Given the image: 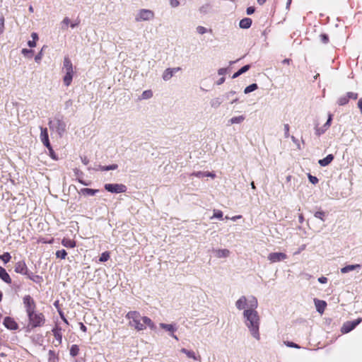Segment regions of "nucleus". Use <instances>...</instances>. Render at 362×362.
Wrapping results in <instances>:
<instances>
[{"mask_svg":"<svg viewBox=\"0 0 362 362\" xmlns=\"http://www.w3.org/2000/svg\"><path fill=\"white\" fill-rule=\"evenodd\" d=\"M126 317L129 320V325L137 331H142L148 327L151 329H156L155 324L152 320L146 316H141L137 311H129L126 315Z\"/></svg>","mask_w":362,"mask_h":362,"instance_id":"f257e3e1","label":"nucleus"},{"mask_svg":"<svg viewBox=\"0 0 362 362\" xmlns=\"http://www.w3.org/2000/svg\"><path fill=\"white\" fill-rule=\"evenodd\" d=\"M244 323L252 337L256 340L260 339L259 325L260 317L257 311L244 310Z\"/></svg>","mask_w":362,"mask_h":362,"instance_id":"f03ea898","label":"nucleus"},{"mask_svg":"<svg viewBox=\"0 0 362 362\" xmlns=\"http://www.w3.org/2000/svg\"><path fill=\"white\" fill-rule=\"evenodd\" d=\"M62 72L64 73L63 77V82L66 86L71 85L73 77L74 75V71L72 62L68 57H65L63 61Z\"/></svg>","mask_w":362,"mask_h":362,"instance_id":"7ed1b4c3","label":"nucleus"},{"mask_svg":"<svg viewBox=\"0 0 362 362\" xmlns=\"http://www.w3.org/2000/svg\"><path fill=\"white\" fill-rule=\"evenodd\" d=\"M29 324L32 328L41 327L45 324V317L42 313L36 311L28 315Z\"/></svg>","mask_w":362,"mask_h":362,"instance_id":"20e7f679","label":"nucleus"},{"mask_svg":"<svg viewBox=\"0 0 362 362\" xmlns=\"http://www.w3.org/2000/svg\"><path fill=\"white\" fill-rule=\"evenodd\" d=\"M49 127L50 129L54 130L62 137L66 132V125L62 119L56 117L54 121L49 122Z\"/></svg>","mask_w":362,"mask_h":362,"instance_id":"39448f33","label":"nucleus"},{"mask_svg":"<svg viewBox=\"0 0 362 362\" xmlns=\"http://www.w3.org/2000/svg\"><path fill=\"white\" fill-rule=\"evenodd\" d=\"M155 14L153 11L143 8L138 11L135 16V21L136 22L149 21L153 20Z\"/></svg>","mask_w":362,"mask_h":362,"instance_id":"423d86ee","label":"nucleus"},{"mask_svg":"<svg viewBox=\"0 0 362 362\" xmlns=\"http://www.w3.org/2000/svg\"><path fill=\"white\" fill-rule=\"evenodd\" d=\"M23 300L27 315L35 311L36 304L33 298L30 295L25 296Z\"/></svg>","mask_w":362,"mask_h":362,"instance_id":"0eeeda50","label":"nucleus"},{"mask_svg":"<svg viewBox=\"0 0 362 362\" xmlns=\"http://www.w3.org/2000/svg\"><path fill=\"white\" fill-rule=\"evenodd\" d=\"M104 187L105 190L112 193H122L127 190V187L123 184H105Z\"/></svg>","mask_w":362,"mask_h":362,"instance_id":"6e6552de","label":"nucleus"},{"mask_svg":"<svg viewBox=\"0 0 362 362\" xmlns=\"http://www.w3.org/2000/svg\"><path fill=\"white\" fill-rule=\"evenodd\" d=\"M361 319L358 318L351 322H346L341 327V332L348 333L353 330L361 322Z\"/></svg>","mask_w":362,"mask_h":362,"instance_id":"1a4fd4ad","label":"nucleus"},{"mask_svg":"<svg viewBox=\"0 0 362 362\" xmlns=\"http://www.w3.org/2000/svg\"><path fill=\"white\" fill-rule=\"evenodd\" d=\"M267 258L271 263H275L286 259L287 255L283 252H272L269 254Z\"/></svg>","mask_w":362,"mask_h":362,"instance_id":"9d476101","label":"nucleus"},{"mask_svg":"<svg viewBox=\"0 0 362 362\" xmlns=\"http://www.w3.org/2000/svg\"><path fill=\"white\" fill-rule=\"evenodd\" d=\"M180 67L168 68L163 71L162 74V78L165 81H168L174 76L175 74L180 71Z\"/></svg>","mask_w":362,"mask_h":362,"instance_id":"9b49d317","label":"nucleus"},{"mask_svg":"<svg viewBox=\"0 0 362 362\" xmlns=\"http://www.w3.org/2000/svg\"><path fill=\"white\" fill-rule=\"evenodd\" d=\"M53 335L54 336L55 339L53 341V344L55 346H58L62 344V329L56 326L52 330Z\"/></svg>","mask_w":362,"mask_h":362,"instance_id":"f8f14e48","label":"nucleus"},{"mask_svg":"<svg viewBox=\"0 0 362 362\" xmlns=\"http://www.w3.org/2000/svg\"><path fill=\"white\" fill-rule=\"evenodd\" d=\"M15 272L23 275L28 274L29 272L24 261H19L16 264Z\"/></svg>","mask_w":362,"mask_h":362,"instance_id":"ddd939ff","label":"nucleus"},{"mask_svg":"<svg viewBox=\"0 0 362 362\" xmlns=\"http://www.w3.org/2000/svg\"><path fill=\"white\" fill-rule=\"evenodd\" d=\"M160 327L166 330L167 332H170V335L174 338L176 340H178L177 337L174 334V332L177 330V328L174 325L172 324H165V323H160Z\"/></svg>","mask_w":362,"mask_h":362,"instance_id":"4468645a","label":"nucleus"},{"mask_svg":"<svg viewBox=\"0 0 362 362\" xmlns=\"http://www.w3.org/2000/svg\"><path fill=\"white\" fill-rule=\"evenodd\" d=\"M40 131H41V132H40V140H41L42 143L46 147H49V146H51V144L49 143L48 132H47V128L40 127Z\"/></svg>","mask_w":362,"mask_h":362,"instance_id":"2eb2a0df","label":"nucleus"},{"mask_svg":"<svg viewBox=\"0 0 362 362\" xmlns=\"http://www.w3.org/2000/svg\"><path fill=\"white\" fill-rule=\"evenodd\" d=\"M4 326L11 329V330H16L18 329V324L15 322V320L10 317H6L4 320Z\"/></svg>","mask_w":362,"mask_h":362,"instance_id":"dca6fc26","label":"nucleus"},{"mask_svg":"<svg viewBox=\"0 0 362 362\" xmlns=\"http://www.w3.org/2000/svg\"><path fill=\"white\" fill-rule=\"evenodd\" d=\"M247 308L245 310H252V311H257L256 308L258 306V302L257 298L255 296H250L247 298Z\"/></svg>","mask_w":362,"mask_h":362,"instance_id":"f3484780","label":"nucleus"},{"mask_svg":"<svg viewBox=\"0 0 362 362\" xmlns=\"http://www.w3.org/2000/svg\"><path fill=\"white\" fill-rule=\"evenodd\" d=\"M247 298L245 296L240 297L235 302V307L238 310H242L247 308Z\"/></svg>","mask_w":362,"mask_h":362,"instance_id":"a211bd4d","label":"nucleus"},{"mask_svg":"<svg viewBox=\"0 0 362 362\" xmlns=\"http://www.w3.org/2000/svg\"><path fill=\"white\" fill-rule=\"evenodd\" d=\"M214 253L215 254L216 257L217 258H226L228 257L230 252L228 249H217L213 250Z\"/></svg>","mask_w":362,"mask_h":362,"instance_id":"6ab92c4d","label":"nucleus"},{"mask_svg":"<svg viewBox=\"0 0 362 362\" xmlns=\"http://www.w3.org/2000/svg\"><path fill=\"white\" fill-rule=\"evenodd\" d=\"M315 305L317 310L320 314H322L324 313L325 309L327 306V303L325 301L317 300V299H315Z\"/></svg>","mask_w":362,"mask_h":362,"instance_id":"aec40b11","label":"nucleus"},{"mask_svg":"<svg viewBox=\"0 0 362 362\" xmlns=\"http://www.w3.org/2000/svg\"><path fill=\"white\" fill-rule=\"evenodd\" d=\"M180 351L185 354H186V356L189 358H192L195 361H199L200 360V356H197L195 354L194 351H192V350H188L187 349H185V348H182L180 349Z\"/></svg>","mask_w":362,"mask_h":362,"instance_id":"412c9836","label":"nucleus"},{"mask_svg":"<svg viewBox=\"0 0 362 362\" xmlns=\"http://www.w3.org/2000/svg\"><path fill=\"white\" fill-rule=\"evenodd\" d=\"M0 278L1 280H3L4 282L7 284L11 283V279L6 269L1 267H0Z\"/></svg>","mask_w":362,"mask_h":362,"instance_id":"4be33fe9","label":"nucleus"},{"mask_svg":"<svg viewBox=\"0 0 362 362\" xmlns=\"http://www.w3.org/2000/svg\"><path fill=\"white\" fill-rule=\"evenodd\" d=\"M252 25V20L250 18H245L240 20L239 23V26L243 29L249 28Z\"/></svg>","mask_w":362,"mask_h":362,"instance_id":"5701e85b","label":"nucleus"},{"mask_svg":"<svg viewBox=\"0 0 362 362\" xmlns=\"http://www.w3.org/2000/svg\"><path fill=\"white\" fill-rule=\"evenodd\" d=\"M333 159H334L333 155L329 154L325 158H324L323 159H320L318 161V163L321 166H327L333 160Z\"/></svg>","mask_w":362,"mask_h":362,"instance_id":"b1692460","label":"nucleus"},{"mask_svg":"<svg viewBox=\"0 0 362 362\" xmlns=\"http://www.w3.org/2000/svg\"><path fill=\"white\" fill-rule=\"evenodd\" d=\"M361 268V265L360 264H351V265H347L343 268L341 269V272L343 273V274H346L347 272H351V271H354V270H356L357 269H360Z\"/></svg>","mask_w":362,"mask_h":362,"instance_id":"393cba45","label":"nucleus"},{"mask_svg":"<svg viewBox=\"0 0 362 362\" xmlns=\"http://www.w3.org/2000/svg\"><path fill=\"white\" fill-rule=\"evenodd\" d=\"M245 117L243 115L233 117L228 120V124L230 125V124H240L245 120Z\"/></svg>","mask_w":362,"mask_h":362,"instance_id":"a878e982","label":"nucleus"},{"mask_svg":"<svg viewBox=\"0 0 362 362\" xmlns=\"http://www.w3.org/2000/svg\"><path fill=\"white\" fill-rule=\"evenodd\" d=\"M62 244L63 246L68 248H74L76 247L75 241L68 238H64L62 241Z\"/></svg>","mask_w":362,"mask_h":362,"instance_id":"bb28decb","label":"nucleus"},{"mask_svg":"<svg viewBox=\"0 0 362 362\" xmlns=\"http://www.w3.org/2000/svg\"><path fill=\"white\" fill-rule=\"evenodd\" d=\"M28 278L35 283H40L42 281V277L38 275H35L32 272H28V274H26Z\"/></svg>","mask_w":362,"mask_h":362,"instance_id":"cd10ccee","label":"nucleus"},{"mask_svg":"<svg viewBox=\"0 0 362 362\" xmlns=\"http://www.w3.org/2000/svg\"><path fill=\"white\" fill-rule=\"evenodd\" d=\"M250 68V65H245L244 66H243L241 69H240L237 72H235L232 78H238L239 76H240L241 74L245 73L246 71H247Z\"/></svg>","mask_w":362,"mask_h":362,"instance_id":"c85d7f7f","label":"nucleus"},{"mask_svg":"<svg viewBox=\"0 0 362 362\" xmlns=\"http://www.w3.org/2000/svg\"><path fill=\"white\" fill-rule=\"evenodd\" d=\"M98 192V189H93L90 188H83L81 189V193L83 195L94 196Z\"/></svg>","mask_w":362,"mask_h":362,"instance_id":"c756f323","label":"nucleus"},{"mask_svg":"<svg viewBox=\"0 0 362 362\" xmlns=\"http://www.w3.org/2000/svg\"><path fill=\"white\" fill-rule=\"evenodd\" d=\"M211 4L207 3V4H205L202 5L199 8V12L201 13L206 14V13H208L211 11Z\"/></svg>","mask_w":362,"mask_h":362,"instance_id":"7c9ffc66","label":"nucleus"},{"mask_svg":"<svg viewBox=\"0 0 362 362\" xmlns=\"http://www.w3.org/2000/svg\"><path fill=\"white\" fill-rule=\"evenodd\" d=\"M71 23V20L68 17H65L63 21L61 22V28L63 30H65L67 29L68 26Z\"/></svg>","mask_w":362,"mask_h":362,"instance_id":"2f4dec72","label":"nucleus"},{"mask_svg":"<svg viewBox=\"0 0 362 362\" xmlns=\"http://www.w3.org/2000/svg\"><path fill=\"white\" fill-rule=\"evenodd\" d=\"M258 88L257 85L256 83H252L248 86H247L245 90H244V93L245 94H247V93H250L255 90H257Z\"/></svg>","mask_w":362,"mask_h":362,"instance_id":"473e14b6","label":"nucleus"},{"mask_svg":"<svg viewBox=\"0 0 362 362\" xmlns=\"http://www.w3.org/2000/svg\"><path fill=\"white\" fill-rule=\"evenodd\" d=\"M348 103H349V99H348L346 95L339 97L337 100V104L339 105H345Z\"/></svg>","mask_w":362,"mask_h":362,"instance_id":"72a5a7b5","label":"nucleus"},{"mask_svg":"<svg viewBox=\"0 0 362 362\" xmlns=\"http://www.w3.org/2000/svg\"><path fill=\"white\" fill-rule=\"evenodd\" d=\"M79 352V348L77 345L74 344L71 346L70 349V355L71 356H76L78 354Z\"/></svg>","mask_w":362,"mask_h":362,"instance_id":"f704fd0d","label":"nucleus"},{"mask_svg":"<svg viewBox=\"0 0 362 362\" xmlns=\"http://www.w3.org/2000/svg\"><path fill=\"white\" fill-rule=\"evenodd\" d=\"M221 103L218 98H216L211 100L210 105L212 107L217 108L221 105Z\"/></svg>","mask_w":362,"mask_h":362,"instance_id":"c9c22d12","label":"nucleus"},{"mask_svg":"<svg viewBox=\"0 0 362 362\" xmlns=\"http://www.w3.org/2000/svg\"><path fill=\"white\" fill-rule=\"evenodd\" d=\"M0 259L4 263H7V262H8L11 260V256L9 252H4L3 255H0Z\"/></svg>","mask_w":362,"mask_h":362,"instance_id":"e433bc0d","label":"nucleus"},{"mask_svg":"<svg viewBox=\"0 0 362 362\" xmlns=\"http://www.w3.org/2000/svg\"><path fill=\"white\" fill-rule=\"evenodd\" d=\"M118 168L117 164H112L106 166H100V170L103 171H108L112 170H116Z\"/></svg>","mask_w":362,"mask_h":362,"instance_id":"4c0bfd02","label":"nucleus"},{"mask_svg":"<svg viewBox=\"0 0 362 362\" xmlns=\"http://www.w3.org/2000/svg\"><path fill=\"white\" fill-rule=\"evenodd\" d=\"M314 216L322 221H325V213L322 211H318L314 214Z\"/></svg>","mask_w":362,"mask_h":362,"instance_id":"58836bf2","label":"nucleus"},{"mask_svg":"<svg viewBox=\"0 0 362 362\" xmlns=\"http://www.w3.org/2000/svg\"><path fill=\"white\" fill-rule=\"evenodd\" d=\"M66 255H67V253L65 250H58L56 252L57 257L60 258L62 259H65Z\"/></svg>","mask_w":362,"mask_h":362,"instance_id":"ea45409f","label":"nucleus"},{"mask_svg":"<svg viewBox=\"0 0 362 362\" xmlns=\"http://www.w3.org/2000/svg\"><path fill=\"white\" fill-rule=\"evenodd\" d=\"M223 212L220 210H214V214H213V216L211 217V219L212 218H218V219H221L223 218Z\"/></svg>","mask_w":362,"mask_h":362,"instance_id":"a19ab883","label":"nucleus"},{"mask_svg":"<svg viewBox=\"0 0 362 362\" xmlns=\"http://www.w3.org/2000/svg\"><path fill=\"white\" fill-rule=\"evenodd\" d=\"M110 258V253L108 252H104L101 254L99 260L100 262H106Z\"/></svg>","mask_w":362,"mask_h":362,"instance_id":"79ce46f5","label":"nucleus"},{"mask_svg":"<svg viewBox=\"0 0 362 362\" xmlns=\"http://www.w3.org/2000/svg\"><path fill=\"white\" fill-rule=\"evenodd\" d=\"M153 96V93L151 90H145L143 92L141 98L142 99H148Z\"/></svg>","mask_w":362,"mask_h":362,"instance_id":"37998d69","label":"nucleus"},{"mask_svg":"<svg viewBox=\"0 0 362 362\" xmlns=\"http://www.w3.org/2000/svg\"><path fill=\"white\" fill-rule=\"evenodd\" d=\"M348 99L356 100L358 98V93L354 92H348L346 94Z\"/></svg>","mask_w":362,"mask_h":362,"instance_id":"c03bdc74","label":"nucleus"},{"mask_svg":"<svg viewBox=\"0 0 362 362\" xmlns=\"http://www.w3.org/2000/svg\"><path fill=\"white\" fill-rule=\"evenodd\" d=\"M289 125L288 124H285L284 125V136L285 138H288L290 136L289 134Z\"/></svg>","mask_w":362,"mask_h":362,"instance_id":"a18cd8bd","label":"nucleus"},{"mask_svg":"<svg viewBox=\"0 0 362 362\" xmlns=\"http://www.w3.org/2000/svg\"><path fill=\"white\" fill-rule=\"evenodd\" d=\"M44 47H43L42 48L41 51L35 57V60L37 63H40L41 59H42V56H43L42 51H43Z\"/></svg>","mask_w":362,"mask_h":362,"instance_id":"49530a36","label":"nucleus"},{"mask_svg":"<svg viewBox=\"0 0 362 362\" xmlns=\"http://www.w3.org/2000/svg\"><path fill=\"white\" fill-rule=\"evenodd\" d=\"M191 176H195L197 177L201 178L205 177V172L198 171L191 174Z\"/></svg>","mask_w":362,"mask_h":362,"instance_id":"de8ad7c7","label":"nucleus"},{"mask_svg":"<svg viewBox=\"0 0 362 362\" xmlns=\"http://www.w3.org/2000/svg\"><path fill=\"white\" fill-rule=\"evenodd\" d=\"M320 37L321 42L324 44H327L329 42V37L326 34L320 35Z\"/></svg>","mask_w":362,"mask_h":362,"instance_id":"09e8293b","label":"nucleus"},{"mask_svg":"<svg viewBox=\"0 0 362 362\" xmlns=\"http://www.w3.org/2000/svg\"><path fill=\"white\" fill-rule=\"evenodd\" d=\"M169 3L170 6L173 8H176L180 5L179 0H169Z\"/></svg>","mask_w":362,"mask_h":362,"instance_id":"8fccbe9b","label":"nucleus"},{"mask_svg":"<svg viewBox=\"0 0 362 362\" xmlns=\"http://www.w3.org/2000/svg\"><path fill=\"white\" fill-rule=\"evenodd\" d=\"M197 31L198 33L203 35L206 33L207 30L206 28L199 25L197 28Z\"/></svg>","mask_w":362,"mask_h":362,"instance_id":"3c124183","label":"nucleus"},{"mask_svg":"<svg viewBox=\"0 0 362 362\" xmlns=\"http://www.w3.org/2000/svg\"><path fill=\"white\" fill-rule=\"evenodd\" d=\"M47 148L49 150V156H51V158H53L54 160H57V158L56 154L54 152V150L52 149V146H49V147H47Z\"/></svg>","mask_w":362,"mask_h":362,"instance_id":"603ef678","label":"nucleus"},{"mask_svg":"<svg viewBox=\"0 0 362 362\" xmlns=\"http://www.w3.org/2000/svg\"><path fill=\"white\" fill-rule=\"evenodd\" d=\"M309 181L313 184H317L318 182V179L315 176H313L311 175H308Z\"/></svg>","mask_w":362,"mask_h":362,"instance_id":"864d4df0","label":"nucleus"},{"mask_svg":"<svg viewBox=\"0 0 362 362\" xmlns=\"http://www.w3.org/2000/svg\"><path fill=\"white\" fill-rule=\"evenodd\" d=\"M4 18L3 17H0V35L4 32Z\"/></svg>","mask_w":362,"mask_h":362,"instance_id":"5fc2aeb1","label":"nucleus"},{"mask_svg":"<svg viewBox=\"0 0 362 362\" xmlns=\"http://www.w3.org/2000/svg\"><path fill=\"white\" fill-rule=\"evenodd\" d=\"M285 344L288 347L296 348V349L300 348L298 344H296L293 342H291V341H287V342H285Z\"/></svg>","mask_w":362,"mask_h":362,"instance_id":"6e6d98bb","label":"nucleus"},{"mask_svg":"<svg viewBox=\"0 0 362 362\" xmlns=\"http://www.w3.org/2000/svg\"><path fill=\"white\" fill-rule=\"evenodd\" d=\"M291 138L292 141H293L294 144H296V145L297 148H298V149H300V144H299L298 140L295 136H291Z\"/></svg>","mask_w":362,"mask_h":362,"instance_id":"4d7b16f0","label":"nucleus"},{"mask_svg":"<svg viewBox=\"0 0 362 362\" xmlns=\"http://www.w3.org/2000/svg\"><path fill=\"white\" fill-rule=\"evenodd\" d=\"M326 130L324 128H316L315 129V134L317 135H320L323 133H325Z\"/></svg>","mask_w":362,"mask_h":362,"instance_id":"13d9d810","label":"nucleus"},{"mask_svg":"<svg viewBox=\"0 0 362 362\" xmlns=\"http://www.w3.org/2000/svg\"><path fill=\"white\" fill-rule=\"evenodd\" d=\"M255 8H254V7L250 6V7H248V8H247L246 12H247V15H251V14H252V13L255 12Z\"/></svg>","mask_w":362,"mask_h":362,"instance_id":"bf43d9fd","label":"nucleus"},{"mask_svg":"<svg viewBox=\"0 0 362 362\" xmlns=\"http://www.w3.org/2000/svg\"><path fill=\"white\" fill-rule=\"evenodd\" d=\"M227 72V69L225 68H221L218 70V74L219 75H225Z\"/></svg>","mask_w":362,"mask_h":362,"instance_id":"052dcab7","label":"nucleus"},{"mask_svg":"<svg viewBox=\"0 0 362 362\" xmlns=\"http://www.w3.org/2000/svg\"><path fill=\"white\" fill-rule=\"evenodd\" d=\"M318 281L321 284H326L327 282V278L321 276L318 279Z\"/></svg>","mask_w":362,"mask_h":362,"instance_id":"680f3d73","label":"nucleus"},{"mask_svg":"<svg viewBox=\"0 0 362 362\" xmlns=\"http://www.w3.org/2000/svg\"><path fill=\"white\" fill-rule=\"evenodd\" d=\"M28 45L30 47H35L36 46V41L35 40H29L28 42Z\"/></svg>","mask_w":362,"mask_h":362,"instance_id":"e2e57ef3","label":"nucleus"},{"mask_svg":"<svg viewBox=\"0 0 362 362\" xmlns=\"http://www.w3.org/2000/svg\"><path fill=\"white\" fill-rule=\"evenodd\" d=\"M22 53L23 54H25V55L27 54H29V53L33 54V50L28 49H22Z\"/></svg>","mask_w":362,"mask_h":362,"instance_id":"0e129e2a","label":"nucleus"},{"mask_svg":"<svg viewBox=\"0 0 362 362\" xmlns=\"http://www.w3.org/2000/svg\"><path fill=\"white\" fill-rule=\"evenodd\" d=\"M74 173L77 177H80L83 174L81 170H79L78 169H75Z\"/></svg>","mask_w":362,"mask_h":362,"instance_id":"69168bd1","label":"nucleus"},{"mask_svg":"<svg viewBox=\"0 0 362 362\" xmlns=\"http://www.w3.org/2000/svg\"><path fill=\"white\" fill-rule=\"evenodd\" d=\"M81 161L82 163L84 164V165H88V163H89V160L87 157L84 156V157H81Z\"/></svg>","mask_w":362,"mask_h":362,"instance_id":"338daca9","label":"nucleus"},{"mask_svg":"<svg viewBox=\"0 0 362 362\" xmlns=\"http://www.w3.org/2000/svg\"><path fill=\"white\" fill-rule=\"evenodd\" d=\"M358 107L360 109V111L362 114V99H360L358 102Z\"/></svg>","mask_w":362,"mask_h":362,"instance_id":"774afa93","label":"nucleus"}]
</instances>
